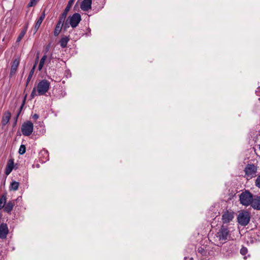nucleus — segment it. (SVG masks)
I'll list each match as a JSON object with an SVG mask.
<instances>
[{
    "label": "nucleus",
    "instance_id": "f257e3e1",
    "mask_svg": "<svg viewBox=\"0 0 260 260\" xmlns=\"http://www.w3.org/2000/svg\"><path fill=\"white\" fill-rule=\"evenodd\" d=\"M50 83L47 80H42L40 81L37 88L34 87L31 93V97L34 98L36 96L45 94L48 90Z\"/></svg>",
    "mask_w": 260,
    "mask_h": 260
},
{
    "label": "nucleus",
    "instance_id": "f03ea898",
    "mask_svg": "<svg viewBox=\"0 0 260 260\" xmlns=\"http://www.w3.org/2000/svg\"><path fill=\"white\" fill-rule=\"evenodd\" d=\"M231 237V234L229 229L225 226L222 225L214 237L215 241L219 242V244H222L224 243L226 240H229Z\"/></svg>",
    "mask_w": 260,
    "mask_h": 260
},
{
    "label": "nucleus",
    "instance_id": "7ed1b4c3",
    "mask_svg": "<svg viewBox=\"0 0 260 260\" xmlns=\"http://www.w3.org/2000/svg\"><path fill=\"white\" fill-rule=\"evenodd\" d=\"M240 202L243 205L248 206L252 204L253 199L252 194L248 191L242 192L239 197Z\"/></svg>",
    "mask_w": 260,
    "mask_h": 260
},
{
    "label": "nucleus",
    "instance_id": "20e7f679",
    "mask_svg": "<svg viewBox=\"0 0 260 260\" xmlns=\"http://www.w3.org/2000/svg\"><path fill=\"white\" fill-rule=\"evenodd\" d=\"M250 219V214L247 211H242L240 212L237 217V220L239 223L242 226L247 225Z\"/></svg>",
    "mask_w": 260,
    "mask_h": 260
},
{
    "label": "nucleus",
    "instance_id": "39448f33",
    "mask_svg": "<svg viewBox=\"0 0 260 260\" xmlns=\"http://www.w3.org/2000/svg\"><path fill=\"white\" fill-rule=\"evenodd\" d=\"M81 20V17L80 14L76 13L72 16H70L68 18L65 24V27H67L68 24H70L72 27L75 28L78 26Z\"/></svg>",
    "mask_w": 260,
    "mask_h": 260
},
{
    "label": "nucleus",
    "instance_id": "423d86ee",
    "mask_svg": "<svg viewBox=\"0 0 260 260\" xmlns=\"http://www.w3.org/2000/svg\"><path fill=\"white\" fill-rule=\"evenodd\" d=\"M33 130L34 125L30 121H27L22 125L21 132L24 136H30L32 134Z\"/></svg>",
    "mask_w": 260,
    "mask_h": 260
},
{
    "label": "nucleus",
    "instance_id": "0eeeda50",
    "mask_svg": "<svg viewBox=\"0 0 260 260\" xmlns=\"http://www.w3.org/2000/svg\"><path fill=\"white\" fill-rule=\"evenodd\" d=\"M245 176L248 179L254 177L257 172V167L253 164H248L245 169Z\"/></svg>",
    "mask_w": 260,
    "mask_h": 260
},
{
    "label": "nucleus",
    "instance_id": "6e6552de",
    "mask_svg": "<svg viewBox=\"0 0 260 260\" xmlns=\"http://www.w3.org/2000/svg\"><path fill=\"white\" fill-rule=\"evenodd\" d=\"M234 217V212L232 210H226L222 212V222L228 223L231 222Z\"/></svg>",
    "mask_w": 260,
    "mask_h": 260
},
{
    "label": "nucleus",
    "instance_id": "1a4fd4ad",
    "mask_svg": "<svg viewBox=\"0 0 260 260\" xmlns=\"http://www.w3.org/2000/svg\"><path fill=\"white\" fill-rule=\"evenodd\" d=\"M9 233V230L7 224L2 223L0 225V238L2 239H6Z\"/></svg>",
    "mask_w": 260,
    "mask_h": 260
},
{
    "label": "nucleus",
    "instance_id": "9d476101",
    "mask_svg": "<svg viewBox=\"0 0 260 260\" xmlns=\"http://www.w3.org/2000/svg\"><path fill=\"white\" fill-rule=\"evenodd\" d=\"M19 64V59H15L12 63L11 66L10 73V77H12L16 73L17 68Z\"/></svg>",
    "mask_w": 260,
    "mask_h": 260
},
{
    "label": "nucleus",
    "instance_id": "9b49d317",
    "mask_svg": "<svg viewBox=\"0 0 260 260\" xmlns=\"http://www.w3.org/2000/svg\"><path fill=\"white\" fill-rule=\"evenodd\" d=\"M92 0H83L81 4V9L84 11H87L91 9Z\"/></svg>",
    "mask_w": 260,
    "mask_h": 260
},
{
    "label": "nucleus",
    "instance_id": "f8f14e48",
    "mask_svg": "<svg viewBox=\"0 0 260 260\" xmlns=\"http://www.w3.org/2000/svg\"><path fill=\"white\" fill-rule=\"evenodd\" d=\"M75 0H69L68 4L65 8L64 12L61 14V16L59 17L60 18H61L63 20L66 19V18L67 17V14L69 10H70L73 4L74 3Z\"/></svg>",
    "mask_w": 260,
    "mask_h": 260
},
{
    "label": "nucleus",
    "instance_id": "ddd939ff",
    "mask_svg": "<svg viewBox=\"0 0 260 260\" xmlns=\"http://www.w3.org/2000/svg\"><path fill=\"white\" fill-rule=\"evenodd\" d=\"M64 20L62 19L61 18L59 19V21L57 22L56 27L55 28L54 31V35L55 36H57L60 33L61 28L63 25V23L64 22Z\"/></svg>",
    "mask_w": 260,
    "mask_h": 260
},
{
    "label": "nucleus",
    "instance_id": "4468645a",
    "mask_svg": "<svg viewBox=\"0 0 260 260\" xmlns=\"http://www.w3.org/2000/svg\"><path fill=\"white\" fill-rule=\"evenodd\" d=\"M45 17V12H43L41 15L40 17L38 19V20H37V22L36 23V24H35V27H34V33H36L37 31H38V30L39 28L41 23H42L43 20L44 19Z\"/></svg>",
    "mask_w": 260,
    "mask_h": 260
},
{
    "label": "nucleus",
    "instance_id": "2eb2a0df",
    "mask_svg": "<svg viewBox=\"0 0 260 260\" xmlns=\"http://www.w3.org/2000/svg\"><path fill=\"white\" fill-rule=\"evenodd\" d=\"M251 207L256 210H260V196H255L253 198Z\"/></svg>",
    "mask_w": 260,
    "mask_h": 260
},
{
    "label": "nucleus",
    "instance_id": "dca6fc26",
    "mask_svg": "<svg viewBox=\"0 0 260 260\" xmlns=\"http://www.w3.org/2000/svg\"><path fill=\"white\" fill-rule=\"evenodd\" d=\"M14 167V162L13 160H9L8 161V163L7 165L6 170H5V174L6 175H9L11 172H12Z\"/></svg>",
    "mask_w": 260,
    "mask_h": 260
},
{
    "label": "nucleus",
    "instance_id": "f3484780",
    "mask_svg": "<svg viewBox=\"0 0 260 260\" xmlns=\"http://www.w3.org/2000/svg\"><path fill=\"white\" fill-rule=\"evenodd\" d=\"M207 251L204 247H200L198 249V254H200L202 259H206ZM199 256V255H198Z\"/></svg>",
    "mask_w": 260,
    "mask_h": 260
},
{
    "label": "nucleus",
    "instance_id": "a211bd4d",
    "mask_svg": "<svg viewBox=\"0 0 260 260\" xmlns=\"http://www.w3.org/2000/svg\"><path fill=\"white\" fill-rule=\"evenodd\" d=\"M69 40L70 39L69 37L65 36L61 38L59 41L60 46L63 48L66 47Z\"/></svg>",
    "mask_w": 260,
    "mask_h": 260
},
{
    "label": "nucleus",
    "instance_id": "6ab92c4d",
    "mask_svg": "<svg viewBox=\"0 0 260 260\" xmlns=\"http://www.w3.org/2000/svg\"><path fill=\"white\" fill-rule=\"evenodd\" d=\"M14 206V203H13L12 202H9L4 207V210L6 212L10 213L12 210H13Z\"/></svg>",
    "mask_w": 260,
    "mask_h": 260
},
{
    "label": "nucleus",
    "instance_id": "aec40b11",
    "mask_svg": "<svg viewBox=\"0 0 260 260\" xmlns=\"http://www.w3.org/2000/svg\"><path fill=\"white\" fill-rule=\"evenodd\" d=\"M28 27V24H26L24 26V29L21 31V32H20V34H19V36L18 37V38L17 39V42H20L21 40V39H22V38L24 37V36L25 35V34H26V32L27 31Z\"/></svg>",
    "mask_w": 260,
    "mask_h": 260
},
{
    "label": "nucleus",
    "instance_id": "412c9836",
    "mask_svg": "<svg viewBox=\"0 0 260 260\" xmlns=\"http://www.w3.org/2000/svg\"><path fill=\"white\" fill-rule=\"evenodd\" d=\"M11 113L9 112H7L5 113V115L2 118V123L4 125H6L8 123L11 118Z\"/></svg>",
    "mask_w": 260,
    "mask_h": 260
},
{
    "label": "nucleus",
    "instance_id": "4be33fe9",
    "mask_svg": "<svg viewBox=\"0 0 260 260\" xmlns=\"http://www.w3.org/2000/svg\"><path fill=\"white\" fill-rule=\"evenodd\" d=\"M36 65H37V62L36 63H35L34 67H32V68L31 69V70H30V71L29 72V75L27 77V81H26L27 85L28 84V83L30 81V80L34 75V73L36 67Z\"/></svg>",
    "mask_w": 260,
    "mask_h": 260
},
{
    "label": "nucleus",
    "instance_id": "5701e85b",
    "mask_svg": "<svg viewBox=\"0 0 260 260\" xmlns=\"http://www.w3.org/2000/svg\"><path fill=\"white\" fill-rule=\"evenodd\" d=\"M47 55L44 54L41 58L40 63H39V67H38V69L39 71H41L42 69V68L44 65L45 62L47 59Z\"/></svg>",
    "mask_w": 260,
    "mask_h": 260
},
{
    "label": "nucleus",
    "instance_id": "b1692460",
    "mask_svg": "<svg viewBox=\"0 0 260 260\" xmlns=\"http://www.w3.org/2000/svg\"><path fill=\"white\" fill-rule=\"evenodd\" d=\"M6 195L3 194L0 199V209H3L5 207L6 202Z\"/></svg>",
    "mask_w": 260,
    "mask_h": 260
},
{
    "label": "nucleus",
    "instance_id": "393cba45",
    "mask_svg": "<svg viewBox=\"0 0 260 260\" xmlns=\"http://www.w3.org/2000/svg\"><path fill=\"white\" fill-rule=\"evenodd\" d=\"M19 184L18 182L13 181L11 183V189L13 190H17L19 187Z\"/></svg>",
    "mask_w": 260,
    "mask_h": 260
},
{
    "label": "nucleus",
    "instance_id": "a878e982",
    "mask_svg": "<svg viewBox=\"0 0 260 260\" xmlns=\"http://www.w3.org/2000/svg\"><path fill=\"white\" fill-rule=\"evenodd\" d=\"M26 151V147L24 145H21L19 149V153L21 155L23 154Z\"/></svg>",
    "mask_w": 260,
    "mask_h": 260
},
{
    "label": "nucleus",
    "instance_id": "bb28decb",
    "mask_svg": "<svg viewBox=\"0 0 260 260\" xmlns=\"http://www.w3.org/2000/svg\"><path fill=\"white\" fill-rule=\"evenodd\" d=\"M39 1V0H30V2L28 4V7H31L36 5Z\"/></svg>",
    "mask_w": 260,
    "mask_h": 260
},
{
    "label": "nucleus",
    "instance_id": "cd10ccee",
    "mask_svg": "<svg viewBox=\"0 0 260 260\" xmlns=\"http://www.w3.org/2000/svg\"><path fill=\"white\" fill-rule=\"evenodd\" d=\"M247 252H248V250L246 247H243L240 249V253L242 255H245L246 254H247Z\"/></svg>",
    "mask_w": 260,
    "mask_h": 260
},
{
    "label": "nucleus",
    "instance_id": "c85d7f7f",
    "mask_svg": "<svg viewBox=\"0 0 260 260\" xmlns=\"http://www.w3.org/2000/svg\"><path fill=\"white\" fill-rule=\"evenodd\" d=\"M41 153L42 154V155L46 156V160H48L49 154L47 150H42L41 152Z\"/></svg>",
    "mask_w": 260,
    "mask_h": 260
},
{
    "label": "nucleus",
    "instance_id": "c756f323",
    "mask_svg": "<svg viewBox=\"0 0 260 260\" xmlns=\"http://www.w3.org/2000/svg\"><path fill=\"white\" fill-rule=\"evenodd\" d=\"M25 98L24 99L23 102L21 107H20L19 111V112H18V113L17 114L16 118V121H17V118L19 116V115L20 114V113L21 112V111L23 107L24 106V105L25 104Z\"/></svg>",
    "mask_w": 260,
    "mask_h": 260
},
{
    "label": "nucleus",
    "instance_id": "7c9ffc66",
    "mask_svg": "<svg viewBox=\"0 0 260 260\" xmlns=\"http://www.w3.org/2000/svg\"><path fill=\"white\" fill-rule=\"evenodd\" d=\"M255 185L260 188V175L258 176L256 180H255Z\"/></svg>",
    "mask_w": 260,
    "mask_h": 260
},
{
    "label": "nucleus",
    "instance_id": "2f4dec72",
    "mask_svg": "<svg viewBox=\"0 0 260 260\" xmlns=\"http://www.w3.org/2000/svg\"><path fill=\"white\" fill-rule=\"evenodd\" d=\"M230 251H231V253L234 252L235 250L236 249V245L235 244H231L230 245Z\"/></svg>",
    "mask_w": 260,
    "mask_h": 260
},
{
    "label": "nucleus",
    "instance_id": "473e14b6",
    "mask_svg": "<svg viewBox=\"0 0 260 260\" xmlns=\"http://www.w3.org/2000/svg\"><path fill=\"white\" fill-rule=\"evenodd\" d=\"M32 118L35 119H37L39 118V115L37 114H35L33 115Z\"/></svg>",
    "mask_w": 260,
    "mask_h": 260
},
{
    "label": "nucleus",
    "instance_id": "72a5a7b5",
    "mask_svg": "<svg viewBox=\"0 0 260 260\" xmlns=\"http://www.w3.org/2000/svg\"><path fill=\"white\" fill-rule=\"evenodd\" d=\"M192 259H193L192 257L188 258L186 256L184 258V260H192Z\"/></svg>",
    "mask_w": 260,
    "mask_h": 260
},
{
    "label": "nucleus",
    "instance_id": "f704fd0d",
    "mask_svg": "<svg viewBox=\"0 0 260 260\" xmlns=\"http://www.w3.org/2000/svg\"><path fill=\"white\" fill-rule=\"evenodd\" d=\"M38 59H39V53L37 54V58H36V59L35 63L36 62V61H37V63H38Z\"/></svg>",
    "mask_w": 260,
    "mask_h": 260
},
{
    "label": "nucleus",
    "instance_id": "c9c22d12",
    "mask_svg": "<svg viewBox=\"0 0 260 260\" xmlns=\"http://www.w3.org/2000/svg\"><path fill=\"white\" fill-rule=\"evenodd\" d=\"M258 92H259V90H256V93H257V95H258L257 93Z\"/></svg>",
    "mask_w": 260,
    "mask_h": 260
},
{
    "label": "nucleus",
    "instance_id": "e433bc0d",
    "mask_svg": "<svg viewBox=\"0 0 260 260\" xmlns=\"http://www.w3.org/2000/svg\"><path fill=\"white\" fill-rule=\"evenodd\" d=\"M258 92H259V90H256V93H257V95H258L257 93Z\"/></svg>",
    "mask_w": 260,
    "mask_h": 260
},
{
    "label": "nucleus",
    "instance_id": "4c0bfd02",
    "mask_svg": "<svg viewBox=\"0 0 260 260\" xmlns=\"http://www.w3.org/2000/svg\"><path fill=\"white\" fill-rule=\"evenodd\" d=\"M49 48V46H48V47L47 48V51L48 50Z\"/></svg>",
    "mask_w": 260,
    "mask_h": 260
}]
</instances>
